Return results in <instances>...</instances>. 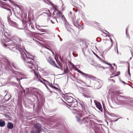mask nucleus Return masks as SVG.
<instances>
[{"instance_id": "nucleus-1", "label": "nucleus", "mask_w": 133, "mask_h": 133, "mask_svg": "<svg viewBox=\"0 0 133 133\" xmlns=\"http://www.w3.org/2000/svg\"><path fill=\"white\" fill-rule=\"evenodd\" d=\"M24 54L26 57V58L24 57V58L25 60V61L28 63L26 64L27 66L32 69L31 71V72L33 71L35 73V76L37 78L38 81H42L41 80L42 79V78L40 76H38L37 74L35 73V71L37 66L33 65L32 63H29V62H30V61H28V59L29 60H33L34 57L30 53L26 51L25 50V52H24Z\"/></svg>"}, {"instance_id": "nucleus-2", "label": "nucleus", "mask_w": 133, "mask_h": 133, "mask_svg": "<svg viewBox=\"0 0 133 133\" xmlns=\"http://www.w3.org/2000/svg\"><path fill=\"white\" fill-rule=\"evenodd\" d=\"M82 116V114L80 112H78L76 114V118L77 122H81V121L84 122V120H86L85 119H87L86 117L83 118L82 119H81V118Z\"/></svg>"}, {"instance_id": "nucleus-3", "label": "nucleus", "mask_w": 133, "mask_h": 133, "mask_svg": "<svg viewBox=\"0 0 133 133\" xmlns=\"http://www.w3.org/2000/svg\"><path fill=\"white\" fill-rule=\"evenodd\" d=\"M36 130L31 132V133H39L41 130V125L38 123H37L34 126Z\"/></svg>"}, {"instance_id": "nucleus-4", "label": "nucleus", "mask_w": 133, "mask_h": 133, "mask_svg": "<svg viewBox=\"0 0 133 133\" xmlns=\"http://www.w3.org/2000/svg\"><path fill=\"white\" fill-rule=\"evenodd\" d=\"M67 99V102L70 103H73L75 100V99L70 96L68 97Z\"/></svg>"}, {"instance_id": "nucleus-5", "label": "nucleus", "mask_w": 133, "mask_h": 133, "mask_svg": "<svg viewBox=\"0 0 133 133\" xmlns=\"http://www.w3.org/2000/svg\"><path fill=\"white\" fill-rule=\"evenodd\" d=\"M47 61L51 65H53V66H54L55 65V62L53 61L51 57H49L47 59Z\"/></svg>"}, {"instance_id": "nucleus-6", "label": "nucleus", "mask_w": 133, "mask_h": 133, "mask_svg": "<svg viewBox=\"0 0 133 133\" xmlns=\"http://www.w3.org/2000/svg\"><path fill=\"white\" fill-rule=\"evenodd\" d=\"M77 71L80 73L81 74L82 76L84 77H85L86 78L90 77L89 76H88L87 74H85L82 71H80V70H77Z\"/></svg>"}, {"instance_id": "nucleus-7", "label": "nucleus", "mask_w": 133, "mask_h": 133, "mask_svg": "<svg viewBox=\"0 0 133 133\" xmlns=\"http://www.w3.org/2000/svg\"><path fill=\"white\" fill-rule=\"evenodd\" d=\"M95 103L96 107L99 110H101L102 109V106L101 104L97 102H95Z\"/></svg>"}, {"instance_id": "nucleus-8", "label": "nucleus", "mask_w": 133, "mask_h": 133, "mask_svg": "<svg viewBox=\"0 0 133 133\" xmlns=\"http://www.w3.org/2000/svg\"><path fill=\"white\" fill-rule=\"evenodd\" d=\"M13 125L12 123L11 122H9L7 125V127L8 128L12 129L13 127Z\"/></svg>"}, {"instance_id": "nucleus-9", "label": "nucleus", "mask_w": 133, "mask_h": 133, "mask_svg": "<svg viewBox=\"0 0 133 133\" xmlns=\"http://www.w3.org/2000/svg\"><path fill=\"white\" fill-rule=\"evenodd\" d=\"M5 123L4 121L0 119V126L3 127L5 125Z\"/></svg>"}, {"instance_id": "nucleus-10", "label": "nucleus", "mask_w": 133, "mask_h": 133, "mask_svg": "<svg viewBox=\"0 0 133 133\" xmlns=\"http://www.w3.org/2000/svg\"><path fill=\"white\" fill-rule=\"evenodd\" d=\"M42 81H40V82L42 83H43L44 85H45V86L47 87V86L46 85V84L45 83V82L47 83H48V81H47L45 80V79H44L43 78H42V79L41 80Z\"/></svg>"}, {"instance_id": "nucleus-11", "label": "nucleus", "mask_w": 133, "mask_h": 133, "mask_svg": "<svg viewBox=\"0 0 133 133\" xmlns=\"http://www.w3.org/2000/svg\"><path fill=\"white\" fill-rule=\"evenodd\" d=\"M55 10L54 11V14H55V12H56V11H57V12L58 13V14H60L59 13V12L56 9H55Z\"/></svg>"}, {"instance_id": "nucleus-12", "label": "nucleus", "mask_w": 133, "mask_h": 133, "mask_svg": "<svg viewBox=\"0 0 133 133\" xmlns=\"http://www.w3.org/2000/svg\"><path fill=\"white\" fill-rule=\"evenodd\" d=\"M108 37H109V38H110V40L111 42V44L112 45V40L111 39V38L109 36H108Z\"/></svg>"}, {"instance_id": "nucleus-13", "label": "nucleus", "mask_w": 133, "mask_h": 133, "mask_svg": "<svg viewBox=\"0 0 133 133\" xmlns=\"http://www.w3.org/2000/svg\"><path fill=\"white\" fill-rule=\"evenodd\" d=\"M9 39L8 38L6 39V40L5 41V42H9Z\"/></svg>"}, {"instance_id": "nucleus-14", "label": "nucleus", "mask_w": 133, "mask_h": 133, "mask_svg": "<svg viewBox=\"0 0 133 133\" xmlns=\"http://www.w3.org/2000/svg\"><path fill=\"white\" fill-rule=\"evenodd\" d=\"M99 69H104V68L102 66H100L99 67Z\"/></svg>"}, {"instance_id": "nucleus-15", "label": "nucleus", "mask_w": 133, "mask_h": 133, "mask_svg": "<svg viewBox=\"0 0 133 133\" xmlns=\"http://www.w3.org/2000/svg\"><path fill=\"white\" fill-rule=\"evenodd\" d=\"M104 63L106 64H108V65H110L111 66V64H109V63H108L107 62H104Z\"/></svg>"}, {"instance_id": "nucleus-16", "label": "nucleus", "mask_w": 133, "mask_h": 133, "mask_svg": "<svg viewBox=\"0 0 133 133\" xmlns=\"http://www.w3.org/2000/svg\"><path fill=\"white\" fill-rule=\"evenodd\" d=\"M59 13L60 14H58H58H57V15H58V14L59 15L60 14L61 15V16H62V17H63V16L62 15V14H61V13H60V12H59Z\"/></svg>"}, {"instance_id": "nucleus-17", "label": "nucleus", "mask_w": 133, "mask_h": 133, "mask_svg": "<svg viewBox=\"0 0 133 133\" xmlns=\"http://www.w3.org/2000/svg\"><path fill=\"white\" fill-rule=\"evenodd\" d=\"M128 72H129V75H130V73L129 72V69H128Z\"/></svg>"}, {"instance_id": "nucleus-18", "label": "nucleus", "mask_w": 133, "mask_h": 133, "mask_svg": "<svg viewBox=\"0 0 133 133\" xmlns=\"http://www.w3.org/2000/svg\"><path fill=\"white\" fill-rule=\"evenodd\" d=\"M97 57L99 59H101V58L98 56Z\"/></svg>"}, {"instance_id": "nucleus-19", "label": "nucleus", "mask_w": 133, "mask_h": 133, "mask_svg": "<svg viewBox=\"0 0 133 133\" xmlns=\"http://www.w3.org/2000/svg\"><path fill=\"white\" fill-rule=\"evenodd\" d=\"M51 21L52 22V23H54L52 21V20H51Z\"/></svg>"}, {"instance_id": "nucleus-20", "label": "nucleus", "mask_w": 133, "mask_h": 133, "mask_svg": "<svg viewBox=\"0 0 133 133\" xmlns=\"http://www.w3.org/2000/svg\"><path fill=\"white\" fill-rule=\"evenodd\" d=\"M55 19V21H57V20H56V19Z\"/></svg>"}, {"instance_id": "nucleus-21", "label": "nucleus", "mask_w": 133, "mask_h": 133, "mask_svg": "<svg viewBox=\"0 0 133 133\" xmlns=\"http://www.w3.org/2000/svg\"><path fill=\"white\" fill-rule=\"evenodd\" d=\"M96 57H98V56L97 55H96Z\"/></svg>"}, {"instance_id": "nucleus-22", "label": "nucleus", "mask_w": 133, "mask_h": 133, "mask_svg": "<svg viewBox=\"0 0 133 133\" xmlns=\"http://www.w3.org/2000/svg\"><path fill=\"white\" fill-rule=\"evenodd\" d=\"M113 65H115V63H114V64H113Z\"/></svg>"}, {"instance_id": "nucleus-23", "label": "nucleus", "mask_w": 133, "mask_h": 133, "mask_svg": "<svg viewBox=\"0 0 133 133\" xmlns=\"http://www.w3.org/2000/svg\"><path fill=\"white\" fill-rule=\"evenodd\" d=\"M122 82L124 83H125L123 81H122Z\"/></svg>"}, {"instance_id": "nucleus-24", "label": "nucleus", "mask_w": 133, "mask_h": 133, "mask_svg": "<svg viewBox=\"0 0 133 133\" xmlns=\"http://www.w3.org/2000/svg\"><path fill=\"white\" fill-rule=\"evenodd\" d=\"M3 1H6V0H3Z\"/></svg>"}, {"instance_id": "nucleus-25", "label": "nucleus", "mask_w": 133, "mask_h": 133, "mask_svg": "<svg viewBox=\"0 0 133 133\" xmlns=\"http://www.w3.org/2000/svg\"><path fill=\"white\" fill-rule=\"evenodd\" d=\"M117 120H118V119H117L116 120V121H116Z\"/></svg>"}, {"instance_id": "nucleus-26", "label": "nucleus", "mask_w": 133, "mask_h": 133, "mask_svg": "<svg viewBox=\"0 0 133 133\" xmlns=\"http://www.w3.org/2000/svg\"><path fill=\"white\" fill-rule=\"evenodd\" d=\"M118 94H120V93H118Z\"/></svg>"}, {"instance_id": "nucleus-27", "label": "nucleus", "mask_w": 133, "mask_h": 133, "mask_svg": "<svg viewBox=\"0 0 133 133\" xmlns=\"http://www.w3.org/2000/svg\"><path fill=\"white\" fill-rule=\"evenodd\" d=\"M117 53H118V51H117Z\"/></svg>"}]
</instances>
